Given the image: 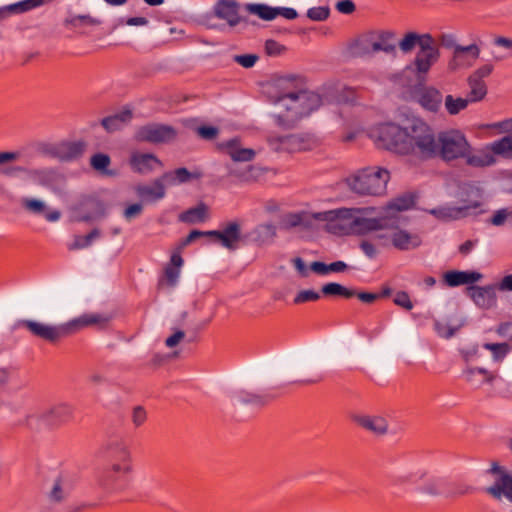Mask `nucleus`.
<instances>
[{
    "mask_svg": "<svg viewBox=\"0 0 512 512\" xmlns=\"http://www.w3.org/2000/svg\"><path fill=\"white\" fill-rule=\"evenodd\" d=\"M377 147L421 160L440 158L444 162L464 160L469 167L479 168V148L472 146L465 133L449 128L435 133L419 118L407 119L403 126L383 123L370 130Z\"/></svg>",
    "mask_w": 512,
    "mask_h": 512,
    "instance_id": "1",
    "label": "nucleus"
},
{
    "mask_svg": "<svg viewBox=\"0 0 512 512\" xmlns=\"http://www.w3.org/2000/svg\"><path fill=\"white\" fill-rule=\"evenodd\" d=\"M108 320L107 317L101 314L86 313L60 325H51L34 320H21L18 322V326L26 328L33 336L54 344L88 326L106 324Z\"/></svg>",
    "mask_w": 512,
    "mask_h": 512,
    "instance_id": "2",
    "label": "nucleus"
},
{
    "mask_svg": "<svg viewBox=\"0 0 512 512\" xmlns=\"http://www.w3.org/2000/svg\"><path fill=\"white\" fill-rule=\"evenodd\" d=\"M366 230L379 231L374 240L382 247H393L400 251L414 250L421 246L422 238L417 233L409 232L399 226L385 225L379 219L365 220Z\"/></svg>",
    "mask_w": 512,
    "mask_h": 512,
    "instance_id": "3",
    "label": "nucleus"
},
{
    "mask_svg": "<svg viewBox=\"0 0 512 512\" xmlns=\"http://www.w3.org/2000/svg\"><path fill=\"white\" fill-rule=\"evenodd\" d=\"M390 172L383 167L371 166L358 170L347 179L349 188L365 196H381L386 193Z\"/></svg>",
    "mask_w": 512,
    "mask_h": 512,
    "instance_id": "4",
    "label": "nucleus"
},
{
    "mask_svg": "<svg viewBox=\"0 0 512 512\" xmlns=\"http://www.w3.org/2000/svg\"><path fill=\"white\" fill-rule=\"evenodd\" d=\"M278 102L287 110L289 121L308 116L322 105L321 96L312 91L283 94Z\"/></svg>",
    "mask_w": 512,
    "mask_h": 512,
    "instance_id": "5",
    "label": "nucleus"
},
{
    "mask_svg": "<svg viewBox=\"0 0 512 512\" xmlns=\"http://www.w3.org/2000/svg\"><path fill=\"white\" fill-rule=\"evenodd\" d=\"M361 212L357 208H338L322 212L313 213L311 218L325 222L329 229L345 231L358 225L366 228L365 220L360 219L357 215Z\"/></svg>",
    "mask_w": 512,
    "mask_h": 512,
    "instance_id": "6",
    "label": "nucleus"
},
{
    "mask_svg": "<svg viewBox=\"0 0 512 512\" xmlns=\"http://www.w3.org/2000/svg\"><path fill=\"white\" fill-rule=\"evenodd\" d=\"M268 143L275 151L288 153L311 150L317 145L316 139L310 134H271Z\"/></svg>",
    "mask_w": 512,
    "mask_h": 512,
    "instance_id": "7",
    "label": "nucleus"
},
{
    "mask_svg": "<svg viewBox=\"0 0 512 512\" xmlns=\"http://www.w3.org/2000/svg\"><path fill=\"white\" fill-rule=\"evenodd\" d=\"M132 473L108 465L97 478V486L106 494H116L125 491L130 485Z\"/></svg>",
    "mask_w": 512,
    "mask_h": 512,
    "instance_id": "8",
    "label": "nucleus"
},
{
    "mask_svg": "<svg viewBox=\"0 0 512 512\" xmlns=\"http://www.w3.org/2000/svg\"><path fill=\"white\" fill-rule=\"evenodd\" d=\"M479 168L492 166L496 163L495 156L512 159V135L504 136L479 148Z\"/></svg>",
    "mask_w": 512,
    "mask_h": 512,
    "instance_id": "9",
    "label": "nucleus"
},
{
    "mask_svg": "<svg viewBox=\"0 0 512 512\" xmlns=\"http://www.w3.org/2000/svg\"><path fill=\"white\" fill-rule=\"evenodd\" d=\"M109 464L113 467L133 473V457L129 445L123 439H112L105 445Z\"/></svg>",
    "mask_w": 512,
    "mask_h": 512,
    "instance_id": "10",
    "label": "nucleus"
},
{
    "mask_svg": "<svg viewBox=\"0 0 512 512\" xmlns=\"http://www.w3.org/2000/svg\"><path fill=\"white\" fill-rule=\"evenodd\" d=\"M177 136V131L174 127L152 123L140 127L135 134L138 141H145L150 143H168L174 140Z\"/></svg>",
    "mask_w": 512,
    "mask_h": 512,
    "instance_id": "11",
    "label": "nucleus"
},
{
    "mask_svg": "<svg viewBox=\"0 0 512 512\" xmlns=\"http://www.w3.org/2000/svg\"><path fill=\"white\" fill-rule=\"evenodd\" d=\"M439 58V50L434 45L430 35H423L420 40V49L414 59L417 74H426Z\"/></svg>",
    "mask_w": 512,
    "mask_h": 512,
    "instance_id": "12",
    "label": "nucleus"
},
{
    "mask_svg": "<svg viewBox=\"0 0 512 512\" xmlns=\"http://www.w3.org/2000/svg\"><path fill=\"white\" fill-rule=\"evenodd\" d=\"M490 472L498 477L495 483L486 489V492L497 500L504 496L512 502V475L507 473L497 463L492 464Z\"/></svg>",
    "mask_w": 512,
    "mask_h": 512,
    "instance_id": "13",
    "label": "nucleus"
},
{
    "mask_svg": "<svg viewBox=\"0 0 512 512\" xmlns=\"http://www.w3.org/2000/svg\"><path fill=\"white\" fill-rule=\"evenodd\" d=\"M414 97L423 109L433 113L439 112L443 103L441 91L433 86L417 87L414 90Z\"/></svg>",
    "mask_w": 512,
    "mask_h": 512,
    "instance_id": "14",
    "label": "nucleus"
},
{
    "mask_svg": "<svg viewBox=\"0 0 512 512\" xmlns=\"http://www.w3.org/2000/svg\"><path fill=\"white\" fill-rule=\"evenodd\" d=\"M208 235L218 241L223 247L235 250L241 241V226L237 221H231L222 230H211Z\"/></svg>",
    "mask_w": 512,
    "mask_h": 512,
    "instance_id": "15",
    "label": "nucleus"
},
{
    "mask_svg": "<svg viewBox=\"0 0 512 512\" xmlns=\"http://www.w3.org/2000/svg\"><path fill=\"white\" fill-rule=\"evenodd\" d=\"M351 419L356 425L376 436H383L388 432V421L381 415L355 414Z\"/></svg>",
    "mask_w": 512,
    "mask_h": 512,
    "instance_id": "16",
    "label": "nucleus"
},
{
    "mask_svg": "<svg viewBox=\"0 0 512 512\" xmlns=\"http://www.w3.org/2000/svg\"><path fill=\"white\" fill-rule=\"evenodd\" d=\"M41 418L50 427H60L72 420L73 408L69 404L59 403L46 410Z\"/></svg>",
    "mask_w": 512,
    "mask_h": 512,
    "instance_id": "17",
    "label": "nucleus"
},
{
    "mask_svg": "<svg viewBox=\"0 0 512 512\" xmlns=\"http://www.w3.org/2000/svg\"><path fill=\"white\" fill-rule=\"evenodd\" d=\"M493 285L470 286L467 291L474 303L483 309H490L497 303V295Z\"/></svg>",
    "mask_w": 512,
    "mask_h": 512,
    "instance_id": "18",
    "label": "nucleus"
},
{
    "mask_svg": "<svg viewBox=\"0 0 512 512\" xmlns=\"http://www.w3.org/2000/svg\"><path fill=\"white\" fill-rule=\"evenodd\" d=\"M87 149L85 141H64L54 148V155L61 161H73L83 156Z\"/></svg>",
    "mask_w": 512,
    "mask_h": 512,
    "instance_id": "19",
    "label": "nucleus"
},
{
    "mask_svg": "<svg viewBox=\"0 0 512 512\" xmlns=\"http://www.w3.org/2000/svg\"><path fill=\"white\" fill-rule=\"evenodd\" d=\"M483 275L476 271H447L443 275V281L448 287L470 285L480 281Z\"/></svg>",
    "mask_w": 512,
    "mask_h": 512,
    "instance_id": "20",
    "label": "nucleus"
},
{
    "mask_svg": "<svg viewBox=\"0 0 512 512\" xmlns=\"http://www.w3.org/2000/svg\"><path fill=\"white\" fill-rule=\"evenodd\" d=\"M130 165L135 172L144 174L162 167V162L153 154L135 152L131 155Z\"/></svg>",
    "mask_w": 512,
    "mask_h": 512,
    "instance_id": "21",
    "label": "nucleus"
},
{
    "mask_svg": "<svg viewBox=\"0 0 512 512\" xmlns=\"http://www.w3.org/2000/svg\"><path fill=\"white\" fill-rule=\"evenodd\" d=\"M214 13L231 26L239 23L238 4L235 0H219L214 7Z\"/></svg>",
    "mask_w": 512,
    "mask_h": 512,
    "instance_id": "22",
    "label": "nucleus"
},
{
    "mask_svg": "<svg viewBox=\"0 0 512 512\" xmlns=\"http://www.w3.org/2000/svg\"><path fill=\"white\" fill-rule=\"evenodd\" d=\"M220 148L235 162H249L256 154L253 149L241 148L237 139L222 143Z\"/></svg>",
    "mask_w": 512,
    "mask_h": 512,
    "instance_id": "23",
    "label": "nucleus"
},
{
    "mask_svg": "<svg viewBox=\"0 0 512 512\" xmlns=\"http://www.w3.org/2000/svg\"><path fill=\"white\" fill-rule=\"evenodd\" d=\"M183 263L184 260L181 254L173 250L171 253L170 261L164 270V280L160 282V285L165 284L169 287H174L178 282Z\"/></svg>",
    "mask_w": 512,
    "mask_h": 512,
    "instance_id": "24",
    "label": "nucleus"
},
{
    "mask_svg": "<svg viewBox=\"0 0 512 512\" xmlns=\"http://www.w3.org/2000/svg\"><path fill=\"white\" fill-rule=\"evenodd\" d=\"M162 176L167 186H174L177 184L187 183L192 180H198L203 176V173L197 169L190 172L186 168L181 167L174 171L166 172Z\"/></svg>",
    "mask_w": 512,
    "mask_h": 512,
    "instance_id": "25",
    "label": "nucleus"
},
{
    "mask_svg": "<svg viewBox=\"0 0 512 512\" xmlns=\"http://www.w3.org/2000/svg\"><path fill=\"white\" fill-rule=\"evenodd\" d=\"M165 180L163 176L153 181L151 185H139L136 187L137 195L146 200H159L165 196Z\"/></svg>",
    "mask_w": 512,
    "mask_h": 512,
    "instance_id": "26",
    "label": "nucleus"
},
{
    "mask_svg": "<svg viewBox=\"0 0 512 512\" xmlns=\"http://www.w3.org/2000/svg\"><path fill=\"white\" fill-rule=\"evenodd\" d=\"M74 486V478L70 473H61L55 480L51 490L54 501H62Z\"/></svg>",
    "mask_w": 512,
    "mask_h": 512,
    "instance_id": "27",
    "label": "nucleus"
},
{
    "mask_svg": "<svg viewBox=\"0 0 512 512\" xmlns=\"http://www.w3.org/2000/svg\"><path fill=\"white\" fill-rule=\"evenodd\" d=\"M480 50L477 45L456 47L454 50L453 62L456 66H470L479 57Z\"/></svg>",
    "mask_w": 512,
    "mask_h": 512,
    "instance_id": "28",
    "label": "nucleus"
},
{
    "mask_svg": "<svg viewBox=\"0 0 512 512\" xmlns=\"http://www.w3.org/2000/svg\"><path fill=\"white\" fill-rule=\"evenodd\" d=\"M209 217L208 207L204 203H200L196 207H192L179 215V220L184 223L195 224L207 220Z\"/></svg>",
    "mask_w": 512,
    "mask_h": 512,
    "instance_id": "29",
    "label": "nucleus"
},
{
    "mask_svg": "<svg viewBox=\"0 0 512 512\" xmlns=\"http://www.w3.org/2000/svg\"><path fill=\"white\" fill-rule=\"evenodd\" d=\"M465 380L476 386L484 383H490L494 380V375L483 368H468L464 371Z\"/></svg>",
    "mask_w": 512,
    "mask_h": 512,
    "instance_id": "30",
    "label": "nucleus"
},
{
    "mask_svg": "<svg viewBox=\"0 0 512 512\" xmlns=\"http://www.w3.org/2000/svg\"><path fill=\"white\" fill-rule=\"evenodd\" d=\"M443 101L445 110L450 116L458 115L471 104L467 97H457L452 94L446 95Z\"/></svg>",
    "mask_w": 512,
    "mask_h": 512,
    "instance_id": "31",
    "label": "nucleus"
},
{
    "mask_svg": "<svg viewBox=\"0 0 512 512\" xmlns=\"http://www.w3.org/2000/svg\"><path fill=\"white\" fill-rule=\"evenodd\" d=\"M469 92L467 98L470 103H476L483 100L487 95V85L485 81H480L475 78L468 77Z\"/></svg>",
    "mask_w": 512,
    "mask_h": 512,
    "instance_id": "32",
    "label": "nucleus"
},
{
    "mask_svg": "<svg viewBox=\"0 0 512 512\" xmlns=\"http://www.w3.org/2000/svg\"><path fill=\"white\" fill-rule=\"evenodd\" d=\"M131 119V111L126 110L119 114L103 118L101 124L107 131L112 132L118 130L124 123L130 121Z\"/></svg>",
    "mask_w": 512,
    "mask_h": 512,
    "instance_id": "33",
    "label": "nucleus"
},
{
    "mask_svg": "<svg viewBox=\"0 0 512 512\" xmlns=\"http://www.w3.org/2000/svg\"><path fill=\"white\" fill-rule=\"evenodd\" d=\"M25 177L37 185H48L52 180V171L48 169H27Z\"/></svg>",
    "mask_w": 512,
    "mask_h": 512,
    "instance_id": "34",
    "label": "nucleus"
},
{
    "mask_svg": "<svg viewBox=\"0 0 512 512\" xmlns=\"http://www.w3.org/2000/svg\"><path fill=\"white\" fill-rule=\"evenodd\" d=\"M254 235L260 243L272 241L276 237V227L272 223L260 224L255 228Z\"/></svg>",
    "mask_w": 512,
    "mask_h": 512,
    "instance_id": "35",
    "label": "nucleus"
},
{
    "mask_svg": "<svg viewBox=\"0 0 512 512\" xmlns=\"http://www.w3.org/2000/svg\"><path fill=\"white\" fill-rule=\"evenodd\" d=\"M322 292L326 296H342L344 298L354 297L355 291L346 288L339 283H327L322 286Z\"/></svg>",
    "mask_w": 512,
    "mask_h": 512,
    "instance_id": "36",
    "label": "nucleus"
},
{
    "mask_svg": "<svg viewBox=\"0 0 512 512\" xmlns=\"http://www.w3.org/2000/svg\"><path fill=\"white\" fill-rule=\"evenodd\" d=\"M264 173V169L250 165L246 167L243 171L239 172L237 174V177L241 182L251 183L259 181L264 176Z\"/></svg>",
    "mask_w": 512,
    "mask_h": 512,
    "instance_id": "37",
    "label": "nucleus"
},
{
    "mask_svg": "<svg viewBox=\"0 0 512 512\" xmlns=\"http://www.w3.org/2000/svg\"><path fill=\"white\" fill-rule=\"evenodd\" d=\"M247 10L263 20L270 21L276 18L277 9L264 4H249L247 5Z\"/></svg>",
    "mask_w": 512,
    "mask_h": 512,
    "instance_id": "38",
    "label": "nucleus"
},
{
    "mask_svg": "<svg viewBox=\"0 0 512 512\" xmlns=\"http://www.w3.org/2000/svg\"><path fill=\"white\" fill-rule=\"evenodd\" d=\"M483 348L489 350L495 361L503 360L506 355L511 350V347L508 343H484Z\"/></svg>",
    "mask_w": 512,
    "mask_h": 512,
    "instance_id": "39",
    "label": "nucleus"
},
{
    "mask_svg": "<svg viewBox=\"0 0 512 512\" xmlns=\"http://www.w3.org/2000/svg\"><path fill=\"white\" fill-rule=\"evenodd\" d=\"M99 236L98 230H92L86 236H75L74 241L68 245V250L74 251L88 247Z\"/></svg>",
    "mask_w": 512,
    "mask_h": 512,
    "instance_id": "40",
    "label": "nucleus"
},
{
    "mask_svg": "<svg viewBox=\"0 0 512 512\" xmlns=\"http://www.w3.org/2000/svg\"><path fill=\"white\" fill-rule=\"evenodd\" d=\"M236 398L239 402L245 404H256V405H264L267 403V400L264 396L255 394L252 392H248L245 390H241L236 394Z\"/></svg>",
    "mask_w": 512,
    "mask_h": 512,
    "instance_id": "41",
    "label": "nucleus"
},
{
    "mask_svg": "<svg viewBox=\"0 0 512 512\" xmlns=\"http://www.w3.org/2000/svg\"><path fill=\"white\" fill-rule=\"evenodd\" d=\"M110 157L107 154L97 153L93 155L90 159V164L93 169L110 175L111 172L107 171L108 166L110 165Z\"/></svg>",
    "mask_w": 512,
    "mask_h": 512,
    "instance_id": "42",
    "label": "nucleus"
},
{
    "mask_svg": "<svg viewBox=\"0 0 512 512\" xmlns=\"http://www.w3.org/2000/svg\"><path fill=\"white\" fill-rule=\"evenodd\" d=\"M209 231H200V230H192L188 235L187 237H185L184 239H182L177 245L176 247L173 249L175 251H177L178 253L182 254V252L184 251V249L190 245L191 243H193L196 239L200 238V237H209L208 235Z\"/></svg>",
    "mask_w": 512,
    "mask_h": 512,
    "instance_id": "43",
    "label": "nucleus"
},
{
    "mask_svg": "<svg viewBox=\"0 0 512 512\" xmlns=\"http://www.w3.org/2000/svg\"><path fill=\"white\" fill-rule=\"evenodd\" d=\"M320 299V294L314 290H301L293 299L295 305L304 304L307 302H315Z\"/></svg>",
    "mask_w": 512,
    "mask_h": 512,
    "instance_id": "44",
    "label": "nucleus"
},
{
    "mask_svg": "<svg viewBox=\"0 0 512 512\" xmlns=\"http://www.w3.org/2000/svg\"><path fill=\"white\" fill-rule=\"evenodd\" d=\"M21 203L24 209L33 214H42L46 208L45 204L38 199L24 198Z\"/></svg>",
    "mask_w": 512,
    "mask_h": 512,
    "instance_id": "45",
    "label": "nucleus"
},
{
    "mask_svg": "<svg viewBox=\"0 0 512 512\" xmlns=\"http://www.w3.org/2000/svg\"><path fill=\"white\" fill-rule=\"evenodd\" d=\"M421 38L422 36L420 37L415 33H408L400 41L399 47L403 52H409L415 47L416 44L420 45Z\"/></svg>",
    "mask_w": 512,
    "mask_h": 512,
    "instance_id": "46",
    "label": "nucleus"
},
{
    "mask_svg": "<svg viewBox=\"0 0 512 512\" xmlns=\"http://www.w3.org/2000/svg\"><path fill=\"white\" fill-rule=\"evenodd\" d=\"M414 204V201L411 197H399L394 200H392L388 204V208L390 210L395 211H405L410 209Z\"/></svg>",
    "mask_w": 512,
    "mask_h": 512,
    "instance_id": "47",
    "label": "nucleus"
},
{
    "mask_svg": "<svg viewBox=\"0 0 512 512\" xmlns=\"http://www.w3.org/2000/svg\"><path fill=\"white\" fill-rule=\"evenodd\" d=\"M307 213H290L285 216L284 224L287 228H294L297 226H301L306 222Z\"/></svg>",
    "mask_w": 512,
    "mask_h": 512,
    "instance_id": "48",
    "label": "nucleus"
},
{
    "mask_svg": "<svg viewBox=\"0 0 512 512\" xmlns=\"http://www.w3.org/2000/svg\"><path fill=\"white\" fill-rule=\"evenodd\" d=\"M44 0H24L17 4L11 5L9 9L13 12H26L41 6Z\"/></svg>",
    "mask_w": 512,
    "mask_h": 512,
    "instance_id": "49",
    "label": "nucleus"
},
{
    "mask_svg": "<svg viewBox=\"0 0 512 512\" xmlns=\"http://www.w3.org/2000/svg\"><path fill=\"white\" fill-rule=\"evenodd\" d=\"M496 333L507 340L506 343L512 348V321L502 322L496 328Z\"/></svg>",
    "mask_w": 512,
    "mask_h": 512,
    "instance_id": "50",
    "label": "nucleus"
},
{
    "mask_svg": "<svg viewBox=\"0 0 512 512\" xmlns=\"http://www.w3.org/2000/svg\"><path fill=\"white\" fill-rule=\"evenodd\" d=\"M393 301L397 306H399L407 311H410L413 308V303H412L408 293L405 291L397 292L394 296Z\"/></svg>",
    "mask_w": 512,
    "mask_h": 512,
    "instance_id": "51",
    "label": "nucleus"
},
{
    "mask_svg": "<svg viewBox=\"0 0 512 512\" xmlns=\"http://www.w3.org/2000/svg\"><path fill=\"white\" fill-rule=\"evenodd\" d=\"M328 16L329 9L326 7H313L307 11V17L313 21H324Z\"/></svg>",
    "mask_w": 512,
    "mask_h": 512,
    "instance_id": "52",
    "label": "nucleus"
},
{
    "mask_svg": "<svg viewBox=\"0 0 512 512\" xmlns=\"http://www.w3.org/2000/svg\"><path fill=\"white\" fill-rule=\"evenodd\" d=\"M257 60L258 56L255 54L236 55L234 57V61L244 68L253 67Z\"/></svg>",
    "mask_w": 512,
    "mask_h": 512,
    "instance_id": "53",
    "label": "nucleus"
},
{
    "mask_svg": "<svg viewBox=\"0 0 512 512\" xmlns=\"http://www.w3.org/2000/svg\"><path fill=\"white\" fill-rule=\"evenodd\" d=\"M147 419L146 410L141 406H136L132 411V422L136 427L142 426Z\"/></svg>",
    "mask_w": 512,
    "mask_h": 512,
    "instance_id": "54",
    "label": "nucleus"
},
{
    "mask_svg": "<svg viewBox=\"0 0 512 512\" xmlns=\"http://www.w3.org/2000/svg\"><path fill=\"white\" fill-rule=\"evenodd\" d=\"M425 491L432 495L444 493V482L440 479L431 480L425 485Z\"/></svg>",
    "mask_w": 512,
    "mask_h": 512,
    "instance_id": "55",
    "label": "nucleus"
},
{
    "mask_svg": "<svg viewBox=\"0 0 512 512\" xmlns=\"http://www.w3.org/2000/svg\"><path fill=\"white\" fill-rule=\"evenodd\" d=\"M265 50L268 55L276 56L285 51V47L275 40H267L265 43Z\"/></svg>",
    "mask_w": 512,
    "mask_h": 512,
    "instance_id": "56",
    "label": "nucleus"
},
{
    "mask_svg": "<svg viewBox=\"0 0 512 512\" xmlns=\"http://www.w3.org/2000/svg\"><path fill=\"white\" fill-rule=\"evenodd\" d=\"M197 134L206 140H212L218 135V129L212 126H201L197 128Z\"/></svg>",
    "mask_w": 512,
    "mask_h": 512,
    "instance_id": "57",
    "label": "nucleus"
},
{
    "mask_svg": "<svg viewBox=\"0 0 512 512\" xmlns=\"http://www.w3.org/2000/svg\"><path fill=\"white\" fill-rule=\"evenodd\" d=\"M488 127L496 129L500 133H512V117L500 122L490 124Z\"/></svg>",
    "mask_w": 512,
    "mask_h": 512,
    "instance_id": "58",
    "label": "nucleus"
},
{
    "mask_svg": "<svg viewBox=\"0 0 512 512\" xmlns=\"http://www.w3.org/2000/svg\"><path fill=\"white\" fill-rule=\"evenodd\" d=\"M493 71V66L490 64H485L479 67L476 71L473 72L469 77L475 78L480 81H484L485 77H488Z\"/></svg>",
    "mask_w": 512,
    "mask_h": 512,
    "instance_id": "59",
    "label": "nucleus"
},
{
    "mask_svg": "<svg viewBox=\"0 0 512 512\" xmlns=\"http://www.w3.org/2000/svg\"><path fill=\"white\" fill-rule=\"evenodd\" d=\"M336 8L340 13L351 14L355 11V4L351 0H342L336 4Z\"/></svg>",
    "mask_w": 512,
    "mask_h": 512,
    "instance_id": "60",
    "label": "nucleus"
},
{
    "mask_svg": "<svg viewBox=\"0 0 512 512\" xmlns=\"http://www.w3.org/2000/svg\"><path fill=\"white\" fill-rule=\"evenodd\" d=\"M20 152L18 151H5L0 152V165L16 161L20 158Z\"/></svg>",
    "mask_w": 512,
    "mask_h": 512,
    "instance_id": "61",
    "label": "nucleus"
},
{
    "mask_svg": "<svg viewBox=\"0 0 512 512\" xmlns=\"http://www.w3.org/2000/svg\"><path fill=\"white\" fill-rule=\"evenodd\" d=\"M185 337V333L181 330L176 331L173 335L168 337L165 344L169 348H173L178 345Z\"/></svg>",
    "mask_w": 512,
    "mask_h": 512,
    "instance_id": "62",
    "label": "nucleus"
},
{
    "mask_svg": "<svg viewBox=\"0 0 512 512\" xmlns=\"http://www.w3.org/2000/svg\"><path fill=\"white\" fill-rule=\"evenodd\" d=\"M497 289L502 292L512 291V274L504 276L497 284Z\"/></svg>",
    "mask_w": 512,
    "mask_h": 512,
    "instance_id": "63",
    "label": "nucleus"
},
{
    "mask_svg": "<svg viewBox=\"0 0 512 512\" xmlns=\"http://www.w3.org/2000/svg\"><path fill=\"white\" fill-rule=\"evenodd\" d=\"M509 213L506 209H501L495 212L493 217L491 218V223L495 226H500L504 224L505 220L507 219Z\"/></svg>",
    "mask_w": 512,
    "mask_h": 512,
    "instance_id": "64",
    "label": "nucleus"
}]
</instances>
